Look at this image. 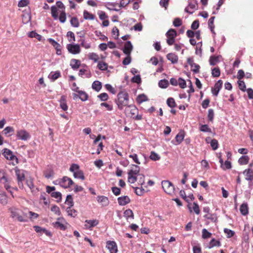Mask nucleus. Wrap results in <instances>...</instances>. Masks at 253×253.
<instances>
[{
	"label": "nucleus",
	"instance_id": "1",
	"mask_svg": "<svg viewBox=\"0 0 253 253\" xmlns=\"http://www.w3.org/2000/svg\"><path fill=\"white\" fill-rule=\"evenodd\" d=\"M10 212V216L13 218L16 219L20 222H26L28 221L27 214L21 210L12 207L9 209Z\"/></svg>",
	"mask_w": 253,
	"mask_h": 253
},
{
	"label": "nucleus",
	"instance_id": "2",
	"mask_svg": "<svg viewBox=\"0 0 253 253\" xmlns=\"http://www.w3.org/2000/svg\"><path fill=\"white\" fill-rule=\"evenodd\" d=\"M116 102L120 110H122L125 106L128 105V95L126 92L121 91L117 95V100Z\"/></svg>",
	"mask_w": 253,
	"mask_h": 253
},
{
	"label": "nucleus",
	"instance_id": "3",
	"mask_svg": "<svg viewBox=\"0 0 253 253\" xmlns=\"http://www.w3.org/2000/svg\"><path fill=\"white\" fill-rule=\"evenodd\" d=\"M2 155L7 159L12 161L11 164L15 166L18 164V158L13 154L12 152L7 148H4L3 150Z\"/></svg>",
	"mask_w": 253,
	"mask_h": 253
},
{
	"label": "nucleus",
	"instance_id": "4",
	"mask_svg": "<svg viewBox=\"0 0 253 253\" xmlns=\"http://www.w3.org/2000/svg\"><path fill=\"white\" fill-rule=\"evenodd\" d=\"M162 186L164 191L169 195H172L174 193L175 188L172 183L169 180L162 181Z\"/></svg>",
	"mask_w": 253,
	"mask_h": 253
},
{
	"label": "nucleus",
	"instance_id": "5",
	"mask_svg": "<svg viewBox=\"0 0 253 253\" xmlns=\"http://www.w3.org/2000/svg\"><path fill=\"white\" fill-rule=\"evenodd\" d=\"M167 42L169 45L174 44L175 38L177 36L176 31L173 29H169L166 34Z\"/></svg>",
	"mask_w": 253,
	"mask_h": 253
},
{
	"label": "nucleus",
	"instance_id": "6",
	"mask_svg": "<svg viewBox=\"0 0 253 253\" xmlns=\"http://www.w3.org/2000/svg\"><path fill=\"white\" fill-rule=\"evenodd\" d=\"M15 174L17 177V179L18 181V184L20 187H23V181L25 179V173L24 170L22 169H19L17 167L15 168Z\"/></svg>",
	"mask_w": 253,
	"mask_h": 253
},
{
	"label": "nucleus",
	"instance_id": "7",
	"mask_svg": "<svg viewBox=\"0 0 253 253\" xmlns=\"http://www.w3.org/2000/svg\"><path fill=\"white\" fill-rule=\"evenodd\" d=\"M59 184L64 188H67L74 184V182L69 177L64 176L59 181Z\"/></svg>",
	"mask_w": 253,
	"mask_h": 253
},
{
	"label": "nucleus",
	"instance_id": "8",
	"mask_svg": "<svg viewBox=\"0 0 253 253\" xmlns=\"http://www.w3.org/2000/svg\"><path fill=\"white\" fill-rule=\"evenodd\" d=\"M67 48L70 53L74 54H78L81 51L80 46L78 44H68Z\"/></svg>",
	"mask_w": 253,
	"mask_h": 253
},
{
	"label": "nucleus",
	"instance_id": "9",
	"mask_svg": "<svg viewBox=\"0 0 253 253\" xmlns=\"http://www.w3.org/2000/svg\"><path fill=\"white\" fill-rule=\"evenodd\" d=\"M16 136L18 139L24 141L27 140L30 137L29 133L24 129L17 131Z\"/></svg>",
	"mask_w": 253,
	"mask_h": 253
},
{
	"label": "nucleus",
	"instance_id": "10",
	"mask_svg": "<svg viewBox=\"0 0 253 253\" xmlns=\"http://www.w3.org/2000/svg\"><path fill=\"white\" fill-rule=\"evenodd\" d=\"M0 182L3 184L4 188L6 190L9 191L12 196L13 197V195L12 194V191L10 190V186L9 185V181L7 177L5 175L3 174V176L0 178Z\"/></svg>",
	"mask_w": 253,
	"mask_h": 253
},
{
	"label": "nucleus",
	"instance_id": "11",
	"mask_svg": "<svg viewBox=\"0 0 253 253\" xmlns=\"http://www.w3.org/2000/svg\"><path fill=\"white\" fill-rule=\"evenodd\" d=\"M198 3L197 1H192L189 2L188 6L185 9V11L192 14L197 9Z\"/></svg>",
	"mask_w": 253,
	"mask_h": 253
},
{
	"label": "nucleus",
	"instance_id": "12",
	"mask_svg": "<svg viewBox=\"0 0 253 253\" xmlns=\"http://www.w3.org/2000/svg\"><path fill=\"white\" fill-rule=\"evenodd\" d=\"M223 82L219 80L214 84V87L211 88V92L214 96H217L219 91L222 86Z\"/></svg>",
	"mask_w": 253,
	"mask_h": 253
},
{
	"label": "nucleus",
	"instance_id": "13",
	"mask_svg": "<svg viewBox=\"0 0 253 253\" xmlns=\"http://www.w3.org/2000/svg\"><path fill=\"white\" fill-rule=\"evenodd\" d=\"M107 248L110 253H117L118 250L116 243L114 241H108L107 242Z\"/></svg>",
	"mask_w": 253,
	"mask_h": 253
},
{
	"label": "nucleus",
	"instance_id": "14",
	"mask_svg": "<svg viewBox=\"0 0 253 253\" xmlns=\"http://www.w3.org/2000/svg\"><path fill=\"white\" fill-rule=\"evenodd\" d=\"M98 223V220L96 219L86 220L85 221L84 226L86 229H89L96 226Z\"/></svg>",
	"mask_w": 253,
	"mask_h": 253
},
{
	"label": "nucleus",
	"instance_id": "15",
	"mask_svg": "<svg viewBox=\"0 0 253 253\" xmlns=\"http://www.w3.org/2000/svg\"><path fill=\"white\" fill-rule=\"evenodd\" d=\"M132 48L133 46L131 42L130 41H127L125 44L123 51L126 54L129 55L132 50Z\"/></svg>",
	"mask_w": 253,
	"mask_h": 253
},
{
	"label": "nucleus",
	"instance_id": "16",
	"mask_svg": "<svg viewBox=\"0 0 253 253\" xmlns=\"http://www.w3.org/2000/svg\"><path fill=\"white\" fill-rule=\"evenodd\" d=\"M83 66H84L86 68L81 69L79 71V75L83 77L84 75L87 78H89L91 77V74L89 70H88L87 67L85 65H83Z\"/></svg>",
	"mask_w": 253,
	"mask_h": 253
},
{
	"label": "nucleus",
	"instance_id": "17",
	"mask_svg": "<svg viewBox=\"0 0 253 253\" xmlns=\"http://www.w3.org/2000/svg\"><path fill=\"white\" fill-rule=\"evenodd\" d=\"M97 202L103 206H107L109 205V201L107 197L99 196L97 197Z\"/></svg>",
	"mask_w": 253,
	"mask_h": 253
},
{
	"label": "nucleus",
	"instance_id": "18",
	"mask_svg": "<svg viewBox=\"0 0 253 253\" xmlns=\"http://www.w3.org/2000/svg\"><path fill=\"white\" fill-rule=\"evenodd\" d=\"M129 198L127 196L120 197L118 198V202L120 205L125 206L130 202Z\"/></svg>",
	"mask_w": 253,
	"mask_h": 253
},
{
	"label": "nucleus",
	"instance_id": "19",
	"mask_svg": "<svg viewBox=\"0 0 253 253\" xmlns=\"http://www.w3.org/2000/svg\"><path fill=\"white\" fill-rule=\"evenodd\" d=\"M59 102L61 108L64 111H67L68 107L66 103V96L62 95L60 98Z\"/></svg>",
	"mask_w": 253,
	"mask_h": 253
},
{
	"label": "nucleus",
	"instance_id": "20",
	"mask_svg": "<svg viewBox=\"0 0 253 253\" xmlns=\"http://www.w3.org/2000/svg\"><path fill=\"white\" fill-rule=\"evenodd\" d=\"M62 221H63V218H58L57 219V221L53 223L54 227L59 228L61 230H65L66 229V226L64 225L63 223H62Z\"/></svg>",
	"mask_w": 253,
	"mask_h": 253
},
{
	"label": "nucleus",
	"instance_id": "21",
	"mask_svg": "<svg viewBox=\"0 0 253 253\" xmlns=\"http://www.w3.org/2000/svg\"><path fill=\"white\" fill-rule=\"evenodd\" d=\"M243 173L246 175V179L248 181H250L252 179L253 177V169H245Z\"/></svg>",
	"mask_w": 253,
	"mask_h": 253
},
{
	"label": "nucleus",
	"instance_id": "22",
	"mask_svg": "<svg viewBox=\"0 0 253 253\" xmlns=\"http://www.w3.org/2000/svg\"><path fill=\"white\" fill-rule=\"evenodd\" d=\"M167 59L173 64L176 63L178 61V56L174 53H170L167 55Z\"/></svg>",
	"mask_w": 253,
	"mask_h": 253
},
{
	"label": "nucleus",
	"instance_id": "23",
	"mask_svg": "<svg viewBox=\"0 0 253 253\" xmlns=\"http://www.w3.org/2000/svg\"><path fill=\"white\" fill-rule=\"evenodd\" d=\"M70 66L74 70H77L81 66V62L80 60L73 59L71 60Z\"/></svg>",
	"mask_w": 253,
	"mask_h": 253
},
{
	"label": "nucleus",
	"instance_id": "24",
	"mask_svg": "<svg viewBox=\"0 0 253 253\" xmlns=\"http://www.w3.org/2000/svg\"><path fill=\"white\" fill-rule=\"evenodd\" d=\"M240 211L242 214L244 215L248 214L249 213V209L247 203H243L240 206Z\"/></svg>",
	"mask_w": 253,
	"mask_h": 253
},
{
	"label": "nucleus",
	"instance_id": "25",
	"mask_svg": "<svg viewBox=\"0 0 253 253\" xmlns=\"http://www.w3.org/2000/svg\"><path fill=\"white\" fill-rule=\"evenodd\" d=\"M185 136L184 132L183 131H180L176 136L175 140L177 142L176 144H180L183 141Z\"/></svg>",
	"mask_w": 253,
	"mask_h": 253
},
{
	"label": "nucleus",
	"instance_id": "26",
	"mask_svg": "<svg viewBox=\"0 0 253 253\" xmlns=\"http://www.w3.org/2000/svg\"><path fill=\"white\" fill-rule=\"evenodd\" d=\"M132 166L133 167L132 169H130L128 173L129 174H132V175H138V173L140 171V168L139 167L138 165H132Z\"/></svg>",
	"mask_w": 253,
	"mask_h": 253
},
{
	"label": "nucleus",
	"instance_id": "27",
	"mask_svg": "<svg viewBox=\"0 0 253 253\" xmlns=\"http://www.w3.org/2000/svg\"><path fill=\"white\" fill-rule=\"evenodd\" d=\"M101 87V83L98 81H94L92 84V88L97 92L100 90Z\"/></svg>",
	"mask_w": 253,
	"mask_h": 253
},
{
	"label": "nucleus",
	"instance_id": "28",
	"mask_svg": "<svg viewBox=\"0 0 253 253\" xmlns=\"http://www.w3.org/2000/svg\"><path fill=\"white\" fill-rule=\"evenodd\" d=\"M60 77V72L58 71L56 72H51L48 75V78L54 81Z\"/></svg>",
	"mask_w": 253,
	"mask_h": 253
},
{
	"label": "nucleus",
	"instance_id": "29",
	"mask_svg": "<svg viewBox=\"0 0 253 253\" xmlns=\"http://www.w3.org/2000/svg\"><path fill=\"white\" fill-rule=\"evenodd\" d=\"M124 216L126 218V219L128 220L129 219H133L134 215L132 210L130 209L126 210L124 211Z\"/></svg>",
	"mask_w": 253,
	"mask_h": 253
},
{
	"label": "nucleus",
	"instance_id": "30",
	"mask_svg": "<svg viewBox=\"0 0 253 253\" xmlns=\"http://www.w3.org/2000/svg\"><path fill=\"white\" fill-rule=\"evenodd\" d=\"M26 183L33 193L37 192V189L35 188L32 179L30 178V179H27L26 181Z\"/></svg>",
	"mask_w": 253,
	"mask_h": 253
},
{
	"label": "nucleus",
	"instance_id": "31",
	"mask_svg": "<svg viewBox=\"0 0 253 253\" xmlns=\"http://www.w3.org/2000/svg\"><path fill=\"white\" fill-rule=\"evenodd\" d=\"M221 246L220 242L219 241L216 240L214 239H212L210 242L208 248L211 249L214 247L217 246L219 247Z\"/></svg>",
	"mask_w": 253,
	"mask_h": 253
},
{
	"label": "nucleus",
	"instance_id": "32",
	"mask_svg": "<svg viewBox=\"0 0 253 253\" xmlns=\"http://www.w3.org/2000/svg\"><path fill=\"white\" fill-rule=\"evenodd\" d=\"M73 174L74 177L75 178H79L82 180H84L85 179L83 171L80 169L76 171V172H74V173Z\"/></svg>",
	"mask_w": 253,
	"mask_h": 253
},
{
	"label": "nucleus",
	"instance_id": "33",
	"mask_svg": "<svg viewBox=\"0 0 253 253\" xmlns=\"http://www.w3.org/2000/svg\"><path fill=\"white\" fill-rule=\"evenodd\" d=\"M214 19H215V17L212 16L209 19V21H208L209 27L211 29V32L213 34H215L214 31V26L213 24V22H214Z\"/></svg>",
	"mask_w": 253,
	"mask_h": 253
},
{
	"label": "nucleus",
	"instance_id": "34",
	"mask_svg": "<svg viewBox=\"0 0 253 253\" xmlns=\"http://www.w3.org/2000/svg\"><path fill=\"white\" fill-rule=\"evenodd\" d=\"M28 36L30 38H35L39 41H41L42 39V36L35 31H31L28 33Z\"/></svg>",
	"mask_w": 253,
	"mask_h": 253
},
{
	"label": "nucleus",
	"instance_id": "35",
	"mask_svg": "<svg viewBox=\"0 0 253 253\" xmlns=\"http://www.w3.org/2000/svg\"><path fill=\"white\" fill-rule=\"evenodd\" d=\"M249 158L248 156H243L238 160L240 165H246L249 162Z\"/></svg>",
	"mask_w": 253,
	"mask_h": 253
},
{
	"label": "nucleus",
	"instance_id": "36",
	"mask_svg": "<svg viewBox=\"0 0 253 253\" xmlns=\"http://www.w3.org/2000/svg\"><path fill=\"white\" fill-rule=\"evenodd\" d=\"M57 9L56 6H52L51 7V13L52 16L53 17V18L55 20H57L58 18V12H57Z\"/></svg>",
	"mask_w": 253,
	"mask_h": 253
},
{
	"label": "nucleus",
	"instance_id": "37",
	"mask_svg": "<svg viewBox=\"0 0 253 253\" xmlns=\"http://www.w3.org/2000/svg\"><path fill=\"white\" fill-rule=\"evenodd\" d=\"M77 92L79 94V98L81 100L84 101L88 99V95L84 91L79 90Z\"/></svg>",
	"mask_w": 253,
	"mask_h": 253
},
{
	"label": "nucleus",
	"instance_id": "38",
	"mask_svg": "<svg viewBox=\"0 0 253 253\" xmlns=\"http://www.w3.org/2000/svg\"><path fill=\"white\" fill-rule=\"evenodd\" d=\"M219 56H211L210 58V64L211 65L213 66L215 65L217 62H219Z\"/></svg>",
	"mask_w": 253,
	"mask_h": 253
},
{
	"label": "nucleus",
	"instance_id": "39",
	"mask_svg": "<svg viewBox=\"0 0 253 253\" xmlns=\"http://www.w3.org/2000/svg\"><path fill=\"white\" fill-rule=\"evenodd\" d=\"M65 204L69 206V207H72L74 205L73 200L71 195L67 196Z\"/></svg>",
	"mask_w": 253,
	"mask_h": 253
},
{
	"label": "nucleus",
	"instance_id": "40",
	"mask_svg": "<svg viewBox=\"0 0 253 253\" xmlns=\"http://www.w3.org/2000/svg\"><path fill=\"white\" fill-rule=\"evenodd\" d=\"M167 105L170 108H172L176 106V103L173 98H169L167 100Z\"/></svg>",
	"mask_w": 253,
	"mask_h": 253
},
{
	"label": "nucleus",
	"instance_id": "41",
	"mask_svg": "<svg viewBox=\"0 0 253 253\" xmlns=\"http://www.w3.org/2000/svg\"><path fill=\"white\" fill-rule=\"evenodd\" d=\"M0 202L3 205H6L7 204V198L5 194H0Z\"/></svg>",
	"mask_w": 253,
	"mask_h": 253
},
{
	"label": "nucleus",
	"instance_id": "42",
	"mask_svg": "<svg viewBox=\"0 0 253 253\" xmlns=\"http://www.w3.org/2000/svg\"><path fill=\"white\" fill-rule=\"evenodd\" d=\"M70 23L71 25L74 27H78L80 25L78 18L75 17L71 18Z\"/></svg>",
	"mask_w": 253,
	"mask_h": 253
},
{
	"label": "nucleus",
	"instance_id": "43",
	"mask_svg": "<svg viewBox=\"0 0 253 253\" xmlns=\"http://www.w3.org/2000/svg\"><path fill=\"white\" fill-rule=\"evenodd\" d=\"M169 85V82L167 80H162L159 82V86L161 88H166Z\"/></svg>",
	"mask_w": 253,
	"mask_h": 253
},
{
	"label": "nucleus",
	"instance_id": "44",
	"mask_svg": "<svg viewBox=\"0 0 253 253\" xmlns=\"http://www.w3.org/2000/svg\"><path fill=\"white\" fill-rule=\"evenodd\" d=\"M204 217L213 222H215L217 220V217L214 214L208 213L204 215Z\"/></svg>",
	"mask_w": 253,
	"mask_h": 253
},
{
	"label": "nucleus",
	"instance_id": "45",
	"mask_svg": "<svg viewBox=\"0 0 253 253\" xmlns=\"http://www.w3.org/2000/svg\"><path fill=\"white\" fill-rule=\"evenodd\" d=\"M71 207H68L66 209L68 215L72 217H75L77 215V211L74 209H71Z\"/></svg>",
	"mask_w": 253,
	"mask_h": 253
},
{
	"label": "nucleus",
	"instance_id": "46",
	"mask_svg": "<svg viewBox=\"0 0 253 253\" xmlns=\"http://www.w3.org/2000/svg\"><path fill=\"white\" fill-rule=\"evenodd\" d=\"M84 18L85 19L93 20L94 18V16L93 14L90 13L86 10H84Z\"/></svg>",
	"mask_w": 253,
	"mask_h": 253
},
{
	"label": "nucleus",
	"instance_id": "47",
	"mask_svg": "<svg viewBox=\"0 0 253 253\" xmlns=\"http://www.w3.org/2000/svg\"><path fill=\"white\" fill-rule=\"evenodd\" d=\"M212 76L214 77H218L220 76V71L218 67H215L212 69Z\"/></svg>",
	"mask_w": 253,
	"mask_h": 253
},
{
	"label": "nucleus",
	"instance_id": "48",
	"mask_svg": "<svg viewBox=\"0 0 253 253\" xmlns=\"http://www.w3.org/2000/svg\"><path fill=\"white\" fill-rule=\"evenodd\" d=\"M202 238L204 239H207L210 238L211 236V233L209 232L206 229H203L202 231Z\"/></svg>",
	"mask_w": 253,
	"mask_h": 253
},
{
	"label": "nucleus",
	"instance_id": "49",
	"mask_svg": "<svg viewBox=\"0 0 253 253\" xmlns=\"http://www.w3.org/2000/svg\"><path fill=\"white\" fill-rule=\"evenodd\" d=\"M97 66L100 70H106L108 68L107 64L101 61L99 62Z\"/></svg>",
	"mask_w": 253,
	"mask_h": 253
},
{
	"label": "nucleus",
	"instance_id": "50",
	"mask_svg": "<svg viewBox=\"0 0 253 253\" xmlns=\"http://www.w3.org/2000/svg\"><path fill=\"white\" fill-rule=\"evenodd\" d=\"M51 196L52 197L58 199V202H60L61 200V194L59 192H53L51 193Z\"/></svg>",
	"mask_w": 253,
	"mask_h": 253
},
{
	"label": "nucleus",
	"instance_id": "51",
	"mask_svg": "<svg viewBox=\"0 0 253 253\" xmlns=\"http://www.w3.org/2000/svg\"><path fill=\"white\" fill-rule=\"evenodd\" d=\"M150 158L152 160L155 161L160 160V157L159 156V155L158 154L156 153L155 152L152 151L151 152Z\"/></svg>",
	"mask_w": 253,
	"mask_h": 253
},
{
	"label": "nucleus",
	"instance_id": "52",
	"mask_svg": "<svg viewBox=\"0 0 253 253\" xmlns=\"http://www.w3.org/2000/svg\"><path fill=\"white\" fill-rule=\"evenodd\" d=\"M211 146L213 150H216L218 147V143L217 140L213 139L211 140Z\"/></svg>",
	"mask_w": 253,
	"mask_h": 253
},
{
	"label": "nucleus",
	"instance_id": "53",
	"mask_svg": "<svg viewBox=\"0 0 253 253\" xmlns=\"http://www.w3.org/2000/svg\"><path fill=\"white\" fill-rule=\"evenodd\" d=\"M59 20L61 23H64L66 20V14L64 11H62L59 17Z\"/></svg>",
	"mask_w": 253,
	"mask_h": 253
},
{
	"label": "nucleus",
	"instance_id": "54",
	"mask_svg": "<svg viewBox=\"0 0 253 253\" xmlns=\"http://www.w3.org/2000/svg\"><path fill=\"white\" fill-rule=\"evenodd\" d=\"M137 180V178L135 175L129 174L128 173V181L130 183H134Z\"/></svg>",
	"mask_w": 253,
	"mask_h": 253
},
{
	"label": "nucleus",
	"instance_id": "55",
	"mask_svg": "<svg viewBox=\"0 0 253 253\" xmlns=\"http://www.w3.org/2000/svg\"><path fill=\"white\" fill-rule=\"evenodd\" d=\"M221 167L223 170L230 169L232 167L231 163L230 161H226Z\"/></svg>",
	"mask_w": 253,
	"mask_h": 253
},
{
	"label": "nucleus",
	"instance_id": "56",
	"mask_svg": "<svg viewBox=\"0 0 253 253\" xmlns=\"http://www.w3.org/2000/svg\"><path fill=\"white\" fill-rule=\"evenodd\" d=\"M178 84L181 88H184L186 86L185 81L181 78H179L178 80Z\"/></svg>",
	"mask_w": 253,
	"mask_h": 253
},
{
	"label": "nucleus",
	"instance_id": "57",
	"mask_svg": "<svg viewBox=\"0 0 253 253\" xmlns=\"http://www.w3.org/2000/svg\"><path fill=\"white\" fill-rule=\"evenodd\" d=\"M137 178V180L138 181V183L140 185H143L145 182V176L143 174H138L137 175V176H136Z\"/></svg>",
	"mask_w": 253,
	"mask_h": 253
},
{
	"label": "nucleus",
	"instance_id": "58",
	"mask_svg": "<svg viewBox=\"0 0 253 253\" xmlns=\"http://www.w3.org/2000/svg\"><path fill=\"white\" fill-rule=\"evenodd\" d=\"M79 170H80L79 166L76 164H72L70 168V171L73 172V173Z\"/></svg>",
	"mask_w": 253,
	"mask_h": 253
},
{
	"label": "nucleus",
	"instance_id": "59",
	"mask_svg": "<svg viewBox=\"0 0 253 253\" xmlns=\"http://www.w3.org/2000/svg\"><path fill=\"white\" fill-rule=\"evenodd\" d=\"M79 42H81V45L84 47L85 49H88L90 47V44L85 41L83 39H81Z\"/></svg>",
	"mask_w": 253,
	"mask_h": 253
},
{
	"label": "nucleus",
	"instance_id": "60",
	"mask_svg": "<svg viewBox=\"0 0 253 253\" xmlns=\"http://www.w3.org/2000/svg\"><path fill=\"white\" fill-rule=\"evenodd\" d=\"M147 97L143 94L139 95L137 97V102L139 103L147 101Z\"/></svg>",
	"mask_w": 253,
	"mask_h": 253
},
{
	"label": "nucleus",
	"instance_id": "61",
	"mask_svg": "<svg viewBox=\"0 0 253 253\" xmlns=\"http://www.w3.org/2000/svg\"><path fill=\"white\" fill-rule=\"evenodd\" d=\"M67 36L68 38H70V39H69V41L70 42H75V37L74 33L71 31H69L67 33Z\"/></svg>",
	"mask_w": 253,
	"mask_h": 253
},
{
	"label": "nucleus",
	"instance_id": "62",
	"mask_svg": "<svg viewBox=\"0 0 253 253\" xmlns=\"http://www.w3.org/2000/svg\"><path fill=\"white\" fill-rule=\"evenodd\" d=\"M51 211L57 215H59L61 214L59 207L56 205H54L51 207Z\"/></svg>",
	"mask_w": 253,
	"mask_h": 253
},
{
	"label": "nucleus",
	"instance_id": "63",
	"mask_svg": "<svg viewBox=\"0 0 253 253\" xmlns=\"http://www.w3.org/2000/svg\"><path fill=\"white\" fill-rule=\"evenodd\" d=\"M29 3V0H20L18 4V6L22 7L27 6Z\"/></svg>",
	"mask_w": 253,
	"mask_h": 253
},
{
	"label": "nucleus",
	"instance_id": "64",
	"mask_svg": "<svg viewBox=\"0 0 253 253\" xmlns=\"http://www.w3.org/2000/svg\"><path fill=\"white\" fill-rule=\"evenodd\" d=\"M98 97L101 101H106L108 99V95L106 93H102L98 95Z\"/></svg>",
	"mask_w": 253,
	"mask_h": 253
}]
</instances>
